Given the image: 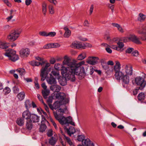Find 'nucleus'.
<instances>
[{
    "mask_svg": "<svg viewBox=\"0 0 146 146\" xmlns=\"http://www.w3.org/2000/svg\"><path fill=\"white\" fill-rule=\"evenodd\" d=\"M63 63L67 64L68 67L67 68L63 67L62 70V74L64 75L68 80L72 82H74L75 80V74L78 76L77 72H79L77 70V63L69 62L68 60L63 62Z\"/></svg>",
    "mask_w": 146,
    "mask_h": 146,
    "instance_id": "1",
    "label": "nucleus"
},
{
    "mask_svg": "<svg viewBox=\"0 0 146 146\" xmlns=\"http://www.w3.org/2000/svg\"><path fill=\"white\" fill-rule=\"evenodd\" d=\"M64 112L63 109L60 108L56 111H53L54 116L58 120L60 123L62 125L70 124L73 126H75L74 123L72 121V118L71 116H68L65 117L62 115Z\"/></svg>",
    "mask_w": 146,
    "mask_h": 146,
    "instance_id": "2",
    "label": "nucleus"
},
{
    "mask_svg": "<svg viewBox=\"0 0 146 146\" xmlns=\"http://www.w3.org/2000/svg\"><path fill=\"white\" fill-rule=\"evenodd\" d=\"M84 61H81L78 63L77 64V70L79 72H77L76 74L78 75V78L81 80L84 78L85 76L88 75L86 74L87 72H88L89 71L88 70L89 68H86L84 70V68L83 67H81V66L84 64Z\"/></svg>",
    "mask_w": 146,
    "mask_h": 146,
    "instance_id": "3",
    "label": "nucleus"
},
{
    "mask_svg": "<svg viewBox=\"0 0 146 146\" xmlns=\"http://www.w3.org/2000/svg\"><path fill=\"white\" fill-rule=\"evenodd\" d=\"M136 31L139 34H143L142 36L140 38L142 40H146V22L141 25L135 28Z\"/></svg>",
    "mask_w": 146,
    "mask_h": 146,
    "instance_id": "4",
    "label": "nucleus"
},
{
    "mask_svg": "<svg viewBox=\"0 0 146 146\" xmlns=\"http://www.w3.org/2000/svg\"><path fill=\"white\" fill-rule=\"evenodd\" d=\"M4 54L9 60L13 62L16 61L19 58L18 56L16 54V51L11 49L7 50Z\"/></svg>",
    "mask_w": 146,
    "mask_h": 146,
    "instance_id": "5",
    "label": "nucleus"
},
{
    "mask_svg": "<svg viewBox=\"0 0 146 146\" xmlns=\"http://www.w3.org/2000/svg\"><path fill=\"white\" fill-rule=\"evenodd\" d=\"M21 32V29L12 31L7 36V39L10 41H15L19 36Z\"/></svg>",
    "mask_w": 146,
    "mask_h": 146,
    "instance_id": "6",
    "label": "nucleus"
},
{
    "mask_svg": "<svg viewBox=\"0 0 146 146\" xmlns=\"http://www.w3.org/2000/svg\"><path fill=\"white\" fill-rule=\"evenodd\" d=\"M120 40L125 42L129 40L137 44H141V42L140 41L139 38L135 35H130L128 37H123L121 38Z\"/></svg>",
    "mask_w": 146,
    "mask_h": 146,
    "instance_id": "7",
    "label": "nucleus"
},
{
    "mask_svg": "<svg viewBox=\"0 0 146 146\" xmlns=\"http://www.w3.org/2000/svg\"><path fill=\"white\" fill-rule=\"evenodd\" d=\"M135 82L136 84L139 86V89L143 90L146 85V81L141 76H137L135 78Z\"/></svg>",
    "mask_w": 146,
    "mask_h": 146,
    "instance_id": "8",
    "label": "nucleus"
},
{
    "mask_svg": "<svg viewBox=\"0 0 146 146\" xmlns=\"http://www.w3.org/2000/svg\"><path fill=\"white\" fill-rule=\"evenodd\" d=\"M56 97L59 100V102H60L61 104H66L68 103L69 100L68 99H65L66 95L64 93H60L57 94Z\"/></svg>",
    "mask_w": 146,
    "mask_h": 146,
    "instance_id": "9",
    "label": "nucleus"
},
{
    "mask_svg": "<svg viewBox=\"0 0 146 146\" xmlns=\"http://www.w3.org/2000/svg\"><path fill=\"white\" fill-rule=\"evenodd\" d=\"M50 64L48 63H46L44 68H42L41 70V72L40 74L41 77V80L44 81L46 79L48 73V68Z\"/></svg>",
    "mask_w": 146,
    "mask_h": 146,
    "instance_id": "10",
    "label": "nucleus"
},
{
    "mask_svg": "<svg viewBox=\"0 0 146 146\" xmlns=\"http://www.w3.org/2000/svg\"><path fill=\"white\" fill-rule=\"evenodd\" d=\"M29 54L30 50L27 48H22L20 51V54L22 57H27Z\"/></svg>",
    "mask_w": 146,
    "mask_h": 146,
    "instance_id": "11",
    "label": "nucleus"
},
{
    "mask_svg": "<svg viewBox=\"0 0 146 146\" xmlns=\"http://www.w3.org/2000/svg\"><path fill=\"white\" fill-rule=\"evenodd\" d=\"M98 60L99 58L98 57H89L87 61V62L90 64L94 65L97 63Z\"/></svg>",
    "mask_w": 146,
    "mask_h": 146,
    "instance_id": "12",
    "label": "nucleus"
},
{
    "mask_svg": "<svg viewBox=\"0 0 146 146\" xmlns=\"http://www.w3.org/2000/svg\"><path fill=\"white\" fill-rule=\"evenodd\" d=\"M71 46L72 48L77 49H79L80 48H84V44L76 41L73 42Z\"/></svg>",
    "mask_w": 146,
    "mask_h": 146,
    "instance_id": "13",
    "label": "nucleus"
},
{
    "mask_svg": "<svg viewBox=\"0 0 146 146\" xmlns=\"http://www.w3.org/2000/svg\"><path fill=\"white\" fill-rule=\"evenodd\" d=\"M64 128L70 136H71L72 134H73L75 132V129L73 127H70L68 129L66 127H64Z\"/></svg>",
    "mask_w": 146,
    "mask_h": 146,
    "instance_id": "14",
    "label": "nucleus"
},
{
    "mask_svg": "<svg viewBox=\"0 0 146 146\" xmlns=\"http://www.w3.org/2000/svg\"><path fill=\"white\" fill-rule=\"evenodd\" d=\"M31 115V114L29 110H27L26 111H24L22 113L23 118L27 120L30 118Z\"/></svg>",
    "mask_w": 146,
    "mask_h": 146,
    "instance_id": "15",
    "label": "nucleus"
},
{
    "mask_svg": "<svg viewBox=\"0 0 146 146\" xmlns=\"http://www.w3.org/2000/svg\"><path fill=\"white\" fill-rule=\"evenodd\" d=\"M51 90L54 92H58L60 90L61 88L59 85L54 84L50 86Z\"/></svg>",
    "mask_w": 146,
    "mask_h": 146,
    "instance_id": "16",
    "label": "nucleus"
},
{
    "mask_svg": "<svg viewBox=\"0 0 146 146\" xmlns=\"http://www.w3.org/2000/svg\"><path fill=\"white\" fill-rule=\"evenodd\" d=\"M50 77L47 79L48 83L51 85L56 84L57 82L56 79L53 77L52 74H50Z\"/></svg>",
    "mask_w": 146,
    "mask_h": 146,
    "instance_id": "17",
    "label": "nucleus"
},
{
    "mask_svg": "<svg viewBox=\"0 0 146 146\" xmlns=\"http://www.w3.org/2000/svg\"><path fill=\"white\" fill-rule=\"evenodd\" d=\"M125 72L127 75H131L133 72L132 67L130 65H126L125 67Z\"/></svg>",
    "mask_w": 146,
    "mask_h": 146,
    "instance_id": "18",
    "label": "nucleus"
},
{
    "mask_svg": "<svg viewBox=\"0 0 146 146\" xmlns=\"http://www.w3.org/2000/svg\"><path fill=\"white\" fill-rule=\"evenodd\" d=\"M30 118V120L34 123L38 122L39 121V117L35 114H31Z\"/></svg>",
    "mask_w": 146,
    "mask_h": 146,
    "instance_id": "19",
    "label": "nucleus"
},
{
    "mask_svg": "<svg viewBox=\"0 0 146 146\" xmlns=\"http://www.w3.org/2000/svg\"><path fill=\"white\" fill-rule=\"evenodd\" d=\"M54 136L52 137L49 139V143L52 146L55 145L58 139L57 137H56L55 135Z\"/></svg>",
    "mask_w": 146,
    "mask_h": 146,
    "instance_id": "20",
    "label": "nucleus"
},
{
    "mask_svg": "<svg viewBox=\"0 0 146 146\" xmlns=\"http://www.w3.org/2000/svg\"><path fill=\"white\" fill-rule=\"evenodd\" d=\"M115 72V77L117 80H120L121 78V79L122 78L123 76L124 75L123 73L120 71H119Z\"/></svg>",
    "mask_w": 146,
    "mask_h": 146,
    "instance_id": "21",
    "label": "nucleus"
},
{
    "mask_svg": "<svg viewBox=\"0 0 146 146\" xmlns=\"http://www.w3.org/2000/svg\"><path fill=\"white\" fill-rule=\"evenodd\" d=\"M121 79L122 80L123 83L125 84H128L129 83V78L127 75H124Z\"/></svg>",
    "mask_w": 146,
    "mask_h": 146,
    "instance_id": "22",
    "label": "nucleus"
},
{
    "mask_svg": "<svg viewBox=\"0 0 146 146\" xmlns=\"http://www.w3.org/2000/svg\"><path fill=\"white\" fill-rule=\"evenodd\" d=\"M50 92L49 90L47 89L42 90V94L44 99H46L47 98V96L49 95Z\"/></svg>",
    "mask_w": 146,
    "mask_h": 146,
    "instance_id": "23",
    "label": "nucleus"
},
{
    "mask_svg": "<svg viewBox=\"0 0 146 146\" xmlns=\"http://www.w3.org/2000/svg\"><path fill=\"white\" fill-rule=\"evenodd\" d=\"M26 126L27 128L29 130H31L33 127L32 122L30 119L27 120L26 122Z\"/></svg>",
    "mask_w": 146,
    "mask_h": 146,
    "instance_id": "24",
    "label": "nucleus"
},
{
    "mask_svg": "<svg viewBox=\"0 0 146 146\" xmlns=\"http://www.w3.org/2000/svg\"><path fill=\"white\" fill-rule=\"evenodd\" d=\"M60 84L62 86H64L67 84V79L65 77H62L59 81Z\"/></svg>",
    "mask_w": 146,
    "mask_h": 146,
    "instance_id": "25",
    "label": "nucleus"
},
{
    "mask_svg": "<svg viewBox=\"0 0 146 146\" xmlns=\"http://www.w3.org/2000/svg\"><path fill=\"white\" fill-rule=\"evenodd\" d=\"M146 18V16L142 13H140L139 15L137 20L140 22L144 21Z\"/></svg>",
    "mask_w": 146,
    "mask_h": 146,
    "instance_id": "26",
    "label": "nucleus"
},
{
    "mask_svg": "<svg viewBox=\"0 0 146 146\" xmlns=\"http://www.w3.org/2000/svg\"><path fill=\"white\" fill-rule=\"evenodd\" d=\"M86 53L85 52H83L78 55L77 59L80 60H82L86 57Z\"/></svg>",
    "mask_w": 146,
    "mask_h": 146,
    "instance_id": "27",
    "label": "nucleus"
},
{
    "mask_svg": "<svg viewBox=\"0 0 146 146\" xmlns=\"http://www.w3.org/2000/svg\"><path fill=\"white\" fill-rule=\"evenodd\" d=\"M112 25L114 27H115L117 28L118 30L121 33H123L124 32L123 29L122 28V27L119 24L116 23H112Z\"/></svg>",
    "mask_w": 146,
    "mask_h": 146,
    "instance_id": "28",
    "label": "nucleus"
},
{
    "mask_svg": "<svg viewBox=\"0 0 146 146\" xmlns=\"http://www.w3.org/2000/svg\"><path fill=\"white\" fill-rule=\"evenodd\" d=\"M120 64L118 61L116 62L115 65L114 66V71L115 72L120 71Z\"/></svg>",
    "mask_w": 146,
    "mask_h": 146,
    "instance_id": "29",
    "label": "nucleus"
},
{
    "mask_svg": "<svg viewBox=\"0 0 146 146\" xmlns=\"http://www.w3.org/2000/svg\"><path fill=\"white\" fill-rule=\"evenodd\" d=\"M23 118H19L16 121L17 124L20 126H22L24 125V123Z\"/></svg>",
    "mask_w": 146,
    "mask_h": 146,
    "instance_id": "30",
    "label": "nucleus"
},
{
    "mask_svg": "<svg viewBox=\"0 0 146 146\" xmlns=\"http://www.w3.org/2000/svg\"><path fill=\"white\" fill-rule=\"evenodd\" d=\"M63 67H64L62 66V65L59 64H56L54 66V68L56 70L58 71L59 70H61V73Z\"/></svg>",
    "mask_w": 146,
    "mask_h": 146,
    "instance_id": "31",
    "label": "nucleus"
},
{
    "mask_svg": "<svg viewBox=\"0 0 146 146\" xmlns=\"http://www.w3.org/2000/svg\"><path fill=\"white\" fill-rule=\"evenodd\" d=\"M25 97V93L24 92H20L17 95V97L20 100H22L24 99Z\"/></svg>",
    "mask_w": 146,
    "mask_h": 146,
    "instance_id": "32",
    "label": "nucleus"
},
{
    "mask_svg": "<svg viewBox=\"0 0 146 146\" xmlns=\"http://www.w3.org/2000/svg\"><path fill=\"white\" fill-rule=\"evenodd\" d=\"M46 62L45 61H42L41 62H38L37 61H33V65L36 66H38L40 65L42 67V68H44L43 66L44 64Z\"/></svg>",
    "mask_w": 146,
    "mask_h": 146,
    "instance_id": "33",
    "label": "nucleus"
},
{
    "mask_svg": "<svg viewBox=\"0 0 146 146\" xmlns=\"http://www.w3.org/2000/svg\"><path fill=\"white\" fill-rule=\"evenodd\" d=\"M9 46V44L0 42V48L3 49H6Z\"/></svg>",
    "mask_w": 146,
    "mask_h": 146,
    "instance_id": "34",
    "label": "nucleus"
},
{
    "mask_svg": "<svg viewBox=\"0 0 146 146\" xmlns=\"http://www.w3.org/2000/svg\"><path fill=\"white\" fill-rule=\"evenodd\" d=\"M25 104L27 110H29V108L31 107V104L29 100H26L25 102Z\"/></svg>",
    "mask_w": 146,
    "mask_h": 146,
    "instance_id": "35",
    "label": "nucleus"
},
{
    "mask_svg": "<svg viewBox=\"0 0 146 146\" xmlns=\"http://www.w3.org/2000/svg\"><path fill=\"white\" fill-rule=\"evenodd\" d=\"M16 71L18 72L21 76L25 75L26 73L25 70L22 68H19L17 69Z\"/></svg>",
    "mask_w": 146,
    "mask_h": 146,
    "instance_id": "36",
    "label": "nucleus"
},
{
    "mask_svg": "<svg viewBox=\"0 0 146 146\" xmlns=\"http://www.w3.org/2000/svg\"><path fill=\"white\" fill-rule=\"evenodd\" d=\"M46 128L47 127L46 124H41L40 126V131L43 132L45 131Z\"/></svg>",
    "mask_w": 146,
    "mask_h": 146,
    "instance_id": "37",
    "label": "nucleus"
},
{
    "mask_svg": "<svg viewBox=\"0 0 146 146\" xmlns=\"http://www.w3.org/2000/svg\"><path fill=\"white\" fill-rule=\"evenodd\" d=\"M82 143L85 146H89L91 144V141L89 139H87L84 140V141H82Z\"/></svg>",
    "mask_w": 146,
    "mask_h": 146,
    "instance_id": "38",
    "label": "nucleus"
},
{
    "mask_svg": "<svg viewBox=\"0 0 146 146\" xmlns=\"http://www.w3.org/2000/svg\"><path fill=\"white\" fill-rule=\"evenodd\" d=\"M54 109L55 110H56L57 109L59 108L61 105H62L63 104H61L60 102L59 101H56L55 102L54 104Z\"/></svg>",
    "mask_w": 146,
    "mask_h": 146,
    "instance_id": "39",
    "label": "nucleus"
},
{
    "mask_svg": "<svg viewBox=\"0 0 146 146\" xmlns=\"http://www.w3.org/2000/svg\"><path fill=\"white\" fill-rule=\"evenodd\" d=\"M145 94L141 92L137 96L138 99L139 100H141L144 99Z\"/></svg>",
    "mask_w": 146,
    "mask_h": 146,
    "instance_id": "40",
    "label": "nucleus"
},
{
    "mask_svg": "<svg viewBox=\"0 0 146 146\" xmlns=\"http://www.w3.org/2000/svg\"><path fill=\"white\" fill-rule=\"evenodd\" d=\"M42 12L44 15H46V4L45 3H43L42 5Z\"/></svg>",
    "mask_w": 146,
    "mask_h": 146,
    "instance_id": "41",
    "label": "nucleus"
},
{
    "mask_svg": "<svg viewBox=\"0 0 146 146\" xmlns=\"http://www.w3.org/2000/svg\"><path fill=\"white\" fill-rule=\"evenodd\" d=\"M102 63V68L106 70H108L109 69V66L107 64H106V62H101Z\"/></svg>",
    "mask_w": 146,
    "mask_h": 146,
    "instance_id": "42",
    "label": "nucleus"
},
{
    "mask_svg": "<svg viewBox=\"0 0 146 146\" xmlns=\"http://www.w3.org/2000/svg\"><path fill=\"white\" fill-rule=\"evenodd\" d=\"M95 70L91 66L90 68L88 70V71H89L88 72H87L86 73L87 75H92L93 74L94 71H95Z\"/></svg>",
    "mask_w": 146,
    "mask_h": 146,
    "instance_id": "43",
    "label": "nucleus"
},
{
    "mask_svg": "<svg viewBox=\"0 0 146 146\" xmlns=\"http://www.w3.org/2000/svg\"><path fill=\"white\" fill-rule=\"evenodd\" d=\"M3 92H4L5 95H7L10 92L11 90L8 87H6L3 90Z\"/></svg>",
    "mask_w": 146,
    "mask_h": 146,
    "instance_id": "44",
    "label": "nucleus"
},
{
    "mask_svg": "<svg viewBox=\"0 0 146 146\" xmlns=\"http://www.w3.org/2000/svg\"><path fill=\"white\" fill-rule=\"evenodd\" d=\"M71 34V32L70 31H65L64 35V36L65 38H68L70 36Z\"/></svg>",
    "mask_w": 146,
    "mask_h": 146,
    "instance_id": "45",
    "label": "nucleus"
},
{
    "mask_svg": "<svg viewBox=\"0 0 146 146\" xmlns=\"http://www.w3.org/2000/svg\"><path fill=\"white\" fill-rule=\"evenodd\" d=\"M117 44L118 45V47L119 48V50H120L121 48H123L124 46V44L123 42H121L120 41H118L117 42Z\"/></svg>",
    "mask_w": 146,
    "mask_h": 146,
    "instance_id": "46",
    "label": "nucleus"
},
{
    "mask_svg": "<svg viewBox=\"0 0 146 146\" xmlns=\"http://www.w3.org/2000/svg\"><path fill=\"white\" fill-rule=\"evenodd\" d=\"M85 138V137L83 135H79L77 139L79 141H83V140Z\"/></svg>",
    "mask_w": 146,
    "mask_h": 146,
    "instance_id": "47",
    "label": "nucleus"
},
{
    "mask_svg": "<svg viewBox=\"0 0 146 146\" xmlns=\"http://www.w3.org/2000/svg\"><path fill=\"white\" fill-rule=\"evenodd\" d=\"M48 8L50 13L53 14L54 13V8L52 5H50L48 6Z\"/></svg>",
    "mask_w": 146,
    "mask_h": 146,
    "instance_id": "48",
    "label": "nucleus"
},
{
    "mask_svg": "<svg viewBox=\"0 0 146 146\" xmlns=\"http://www.w3.org/2000/svg\"><path fill=\"white\" fill-rule=\"evenodd\" d=\"M52 75H53L55 76H58L59 75V72L58 71L53 70L51 72V74H50Z\"/></svg>",
    "mask_w": 146,
    "mask_h": 146,
    "instance_id": "49",
    "label": "nucleus"
},
{
    "mask_svg": "<svg viewBox=\"0 0 146 146\" xmlns=\"http://www.w3.org/2000/svg\"><path fill=\"white\" fill-rule=\"evenodd\" d=\"M41 117L42 120L41 121V124H45L46 122H48L46 120L45 117L43 115H42Z\"/></svg>",
    "mask_w": 146,
    "mask_h": 146,
    "instance_id": "50",
    "label": "nucleus"
},
{
    "mask_svg": "<svg viewBox=\"0 0 146 146\" xmlns=\"http://www.w3.org/2000/svg\"><path fill=\"white\" fill-rule=\"evenodd\" d=\"M53 99V97L52 96H50L49 97L47 100V102L48 104L52 103Z\"/></svg>",
    "mask_w": 146,
    "mask_h": 146,
    "instance_id": "51",
    "label": "nucleus"
},
{
    "mask_svg": "<svg viewBox=\"0 0 146 146\" xmlns=\"http://www.w3.org/2000/svg\"><path fill=\"white\" fill-rule=\"evenodd\" d=\"M64 137L66 140L67 142L70 145L73 143L72 142L70 139L69 137H66V135H64Z\"/></svg>",
    "mask_w": 146,
    "mask_h": 146,
    "instance_id": "52",
    "label": "nucleus"
},
{
    "mask_svg": "<svg viewBox=\"0 0 146 146\" xmlns=\"http://www.w3.org/2000/svg\"><path fill=\"white\" fill-rule=\"evenodd\" d=\"M53 47L52 45L51 44H47L43 46V48L44 49H48Z\"/></svg>",
    "mask_w": 146,
    "mask_h": 146,
    "instance_id": "53",
    "label": "nucleus"
},
{
    "mask_svg": "<svg viewBox=\"0 0 146 146\" xmlns=\"http://www.w3.org/2000/svg\"><path fill=\"white\" fill-rule=\"evenodd\" d=\"M56 35V33L55 32H50L48 33V36L50 37H53Z\"/></svg>",
    "mask_w": 146,
    "mask_h": 146,
    "instance_id": "54",
    "label": "nucleus"
},
{
    "mask_svg": "<svg viewBox=\"0 0 146 146\" xmlns=\"http://www.w3.org/2000/svg\"><path fill=\"white\" fill-rule=\"evenodd\" d=\"M39 35L42 36H48V33L45 31L40 32L39 33Z\"/></svg>",
    "mask_w": 146,
    "mask_h": 146,
    "instance_id": "55",
    "label": "nucleus"
},
{
    "mask_svg": "<svg viewBox=\"0 0 146 146\" xmlns=\"http://www.w3.org/2000/svg\"><path fill=\"white\" fill-rule=\"evenodd\" d=\"M13 92L15 93H17L19 91V89L17 87L14 86L13 88Z\"/></svg>",
    "mask_w": 146,
    "mask_h": 146,
    "instance_id": "56",
    "label": "nucleus"
},
{
    "mask_svg": "<svg viewBox=\"0 0 146 146\" xmlns=\"http://www.w3.org/2000/svg\"><path fill=\"white\" fill-rule=\"evenodd\" d=\"M134 49L132 48H128L126 50L125 52L126 53H131L133 50Z\"/></svg>",
    "mask_w": 146,
    "mask_h": 146,
    "instance_id": "57",
    "label": "nucleus"
},
{
    "mask_svg": "<svg viewBox=\"0 0 146 146\" xmlns=\"http://www.w3.org/2000/svg\"><path fill=\"white\" fill-rule=\"evenodd\" d=\"M37 98L38 100L40 101L43 104L44 103L43 99L42 97V96L39 94H38L37 95Z\"/></svg>",
    "mask_w": 146,
    "mask_h": 146,
    "instance_id": "58",
    "label": "nucleus"
},
{
    "mask_svg": "<svg viewBox=\"0 0 146 146\" xmlns=\"http://www.w3.org/2000/svg\"><path fill=\"white\" fill-rule=\"evenodd\" d=\"M4 3L6 4L8 7H11V4L9 3L8 0H3Z\"/></svg>",
    "mask_w": 146,
    "mask_h": 146,
    "instance_id": "59",
    "label": "nucleus"
},
{
    "mask_svg": "<svg viewBox=\"0 0 146 146\" xmlns=\"http://www.w3.org/2000/svg\"><path fill=\"white\" fill-rule=\"evenodd\" d=\"M32 2V0H25V3L26 5H30Z\"/></svg>",
    "mask_w": 146,
    "mask_h": 146,
    "instance_id": "60",
    "label": "nucleus"
},
{
    "mask_svg": "<svg viewBox=\"0 0 146 146\" xmlns=\"http://www.w3.org/2000/svg\"><path fill=\"white\" fill-rule=\"evenodd\" d=\"M132 54L133 56H137L138 55V52L137 50H135L132 52Z\"/></svg>",
    "mask_w": 146,
    "mask_h": 146,
    "instance_id": "61",
    "label": "nucleus"
},
{
    "mask_svg": "<svg viewBox=\"0 0 146 146\" xmlns=\"http://www.w3.org/2000/svg\"><path fill=\"white\" fill-rule=\"evenodd\" d=\"M50 121L52 122V123L53 125L54 126V127L56 129L57 128V126H56V125L55 123V122L54 121V120L52 119V118H51L50 119Z\"/></svg>",
    "mask_w": 146,
    "mask_h": 146,
    "instance_id": "62",
    "label": "nucleus"
},
{
    "mask_svg": "<svg viewBox=\"0 0 146 146\" xmlns=\"http://www.w3.org/2000/svg\"><path fill=\"white\" fill-rule=\"evenodd\" d=\"M94 9V6L93 5H92L90 7L89 10V12H90V15H91Z\"/></svg>",
    "mask_w": 146,
    "mask_h": 146,
    "instance_id": "63",
    "label": "nucleus"
},
{
    "mask_svg": "<svg viewBox=\"0 0 146 146\" xmlns=\"http://www.w3.org/2000/svg\"><path fill=\"white\" fill-rule=\"evenodd\" d=\"M50 64H54L56 62V60L55 58H52L50 59Z\"/></svg>",
    "mask_w": 146,
    "mask_h": 146,
    "instance_id": "64",
    "label": "nucleus"
}]
</instances>
